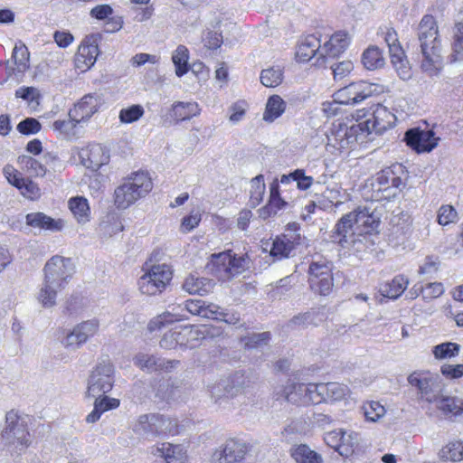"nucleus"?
<instances>
[{
	"mask_svg": "<svg viewBox=\"0 0 463 463\" xmlns=\"http://www.w3.org/2000/svg\"><path fill=\"white\" fill-rule=\"evenodd\" d=\"M321 43L315 35H308L304 38L298 44L296 56L299 61H308L312 58L317 56V61L322 59L320 57Z\"/></svg>",
	"mask_w": 463,
	"mask_h": 463,
	"instance_id": "nucleus-29",
	"label": "nucleus"
},
{
	"mask_svg": "<svg viewBox=\"0 0 463 463\" xmlns=\"http://www.w3.org/2000/svg\"><path fill=\"white\" fill-rule=\"evenodd\" d=\"M68 207L77 223L84 225L90 221V208L88 200L83 196H75L68 201Z\"/></svg>",
	"mask_w": 463,
	"mask_h": 463,
	"instance_id": "nucleus-30",
	"label": "nucleus"
},
{
	"mask_svg": "<svg viewBox=\"0 0 463 463\" xmlns=\"http://www.w3.org/2000/svg\"><path fill=\"white\" fill-rule=\"evenodd\" d=\"M101 40L99 33L87 35L78 47L75 54V67L81 72L90 70L96 62L99 56V43Z\"/></svg>",
	"mask_w": 463,
	"mask_h": 463,
	"instance_id": "nucleus-13",
	"label": "nucleus"
},
{
	"mask_svg": "<svg viewBox=\"0 0 463 463\" xmlns=\"http://www.w3.org/2000/svg\"><path fill=\"white\" fill-rule=\"evenodd\" d=\"M2 442L16 451H23L31 444L27 424L17 412L10 411L5 415V424L1 432Z\"/></svg>",
	"mask_w": 463,
	"mask_h": 463,
	"instance_id": "nucleus-6",
	"label": "nucleus"
},
{
	"mask_svg": "<svg viewBox=\"0 0 463 463\" xmlns=\"http://www.w3.org/2000/svg\"><path fill=\"white\" fill-rule=\"evenodd\" d=\"M307 384L291 381L280 387L277 395L283 397L288 402L298 405H306Z\"/></svg>",
	"mask_w": 463,
	"mask_h": 463,
	"instance_id": "nucleus-28",
	"label": "nucleus"
},
{
	"mask_svg": "<svg viewBox=\"0 0 463 463\" xmlns=\"http://www.w3.org/2000/svg\"><path fill=\"white\" fill-rule=\"evenodd\" d=\"M440 372L448 379H458L463 376V364H443Z\"/></svg>",
	"mask_w": 463,
	"mask_h": 463,
	"instance_id": "nucleus-64",
	"label": "nucleus"
},
{
	"mask_svg": "<svg viewBox=\"0 0 463 463\" xmlns=\"http://www.w3.org/2000/svg\"><path fill=\"white\" fill-rule=\"evenodd\" d=\"M25 222L28 226L33 228L46 230L52 232L62 231L66 224L63 219H53L41 212L26 214Z\"/></svg>",
	"mask_w": 463,
	"mask_h": 463,
	"instance_id": "nucleus-25",
	"label": "nucleus"
},
{
	"mask_svg": "<svg viewBox=\"0 0 463 463\" xmlns=\"http://www.w3.org/2000/svg\"><path fill=\"white\" fill-rule=\"evenodd\" d=\"M12 58L19 71H24L28 68L29 52L24 44H15Z\"/></svg>",
	"mask_w": 463,
	"mask_h": 463,
	"instance_id": "nucleus-53",
	"label": "nucleus"
},
{
	"mask_svg": "<svg viewBox=\"0 0 463 463\" xmlns=\"http://www.w3.org/2000/svg\"><path fill=\"white\" fill-rule=\"evenodd\" d=\"M19 162L32 175L43 176L46 173L44 166L32 156H23Z\"/></svg>",
	"mask_w": 463,
	"mask_h": 463,
	"instance_id": "nucleus-55",
	"label": "nucleus"
},
{
	"mask_svg": "<svg viewBox=\"0 0 463 463\" xmlns=\"http://www.w3.org/2000/svg\"><path fill=\"white\" fill-rule=\"evenodd\" d=\"M199 110L196 102H176L173 105L172 117L176 121L187 120L198 115Z\"/></svg>",
	"mask_w": 463,
	"mask_h": 463,
	"instance_id": "nucleus-40",
	"label": "nucleus"
},
{
	"mask_svg": "<svg viewBox=\"0 0 463 463\" xmlns=\"http://www.w3.org/2000/svg\"><path fill=\"white\" fill-rule=\"evenodd\" d=\"M323 319V314L318 310L312 309L303 314H299L291 319V324L299 326H307L309 325H317Z\"/></svg>",
	"mask_w": 463,
	"mask_h": 463,
	"instance_id": "nucleus-50",
	"label": "nucleus"
},
{
	"mask_svg": "<svg viewBox=\"0 0 463 463\" xmlns=\"http://www.w3.org/2000/svg\"><path fill=\"white\" fill-rule=\"evenodd\" d=\"M350 38L345 32H337L330 39L321 45L320 57L322 60L326 58H335L343 53L349 45ZM324 62L322 61L321 64Z\"/></svg>",
	"mask_w": 463,
	"mask_h": 463,
	"instance_id": "nucleus-24",
	"label": "nucleus"
},
{
	"mask_svg": "<svg viewBox=\"0 0 463 463\" xmlns=\"http://www.w3.org/2000/svg\"><path fill=\"white\" fill-rule=\"evenodd\" d=\"M144 270L145 273L138 279L139 290L144 295L161 294L173 278L172 269L165 263L154 264L149 267L146 264Z\"/></svg>",
	"mask_w": 463,
	"mask_h": 463,
	"instance_id": "nucleus-7",
	"label": "nucleus"
},
{
	"mask_svg": "<svg viewBox=\"0 0 463 463\" xmlns=\"http://www.w3.org/2000/svg\"><path fill=\"white\" fill-rule=\"evenodd\" d=\"M408 383L417 389L420 399L429 403H435L441 395L442 383L438 374L413 372L408 376Z\"/></svg>",
	"mask_w": 463,
	"mask_h": 463,
	"instance_id": "nucleus-11",
	"label": "nucleus"
},
{
	"mask_svg": "<svg viewBox=\"0 0 463 463\" xmlns=\"http://www.w3.org/2000/svg\"><path fill=\"white\" fill-rule=\"evenodd\" d=\"M250 264L247 254L236 255L229 250L213 254L208 268L219 279L229 280L249 269Z\"/></svg>",
	"mask_w": 463,
	"mask_h": 463,
	"instance_id": "nucleus-5",
	"label": "nucleus"
},
{
	"mask_svg": "<svg viewBox=\"0 0 463 463\" xmlns=\"http://www.w3.org/2000/svg\"><path fill=\"white\" fill-rule=\"evenodd\" d=\"M99 106V97L88 94L75 104L74 108L70 110L69 115L78 122H84L98 111Z\"/></svg>",
	"mask_w": 463,
	"mask_h": 463,
	"instance_id": "nucleus-22",
	"label": "nucleus"
},
{
	"mask_svg": "<svg viewBox=\"0 0 463 463\" xmlns=\"http://www.w3.org/2000/svg\"><path fill=\"white\" fill-rule=\"evenodd\" d=\"M79 122L71 118L69 115L68 119L63 120H55L52 123V129L59 132L60 134L64 135L65 137H71L75 135V128Z\"/></svg>",
	"mask_w": 463,
	"mask_h": 463,
	"instance_id": "nucleus-57",
	"label": "nucleus"
},
{
	"mask_svg": "<svg viewBox=\"0 0 463 463\" xmlns=\"http://www.w3.org/2000/svg\"><path fill=\"white\" fill-rule=\"evenodd\" d=\"M94 398H95L94 403L96 404V407L100 409V411L103 413L109 410L117 409L120 404V402L118 399L109 397L106 394H103L100 397H94Z\"/></svg>",
	"mask_w": 463,
	"mask_h": 463,
	"instance_id": "nucleus-61",
	"label": "nucleus"
},
{
	"mask_svg": "<svg viewBox=\"0 0 463 463\" xmlns=\"http://www.w3.org/2000/svg\"><path fill=\"white\" fill-rule=\"evenodd\" d=\"M421 59L420 67L427 76L438 77L444 67L443 49L436 19L430 14H425L417 27Z\"/></svg>",
	"mask_w": 463,
	"mask_h": 463,
	"instance_id": "nucleus-1",
	"label": "nucleus"
},
{
	"mask_svg": "<svg viewBox=\"0 0 463 463\" xmlns=\"http://www.w3.org/2000/svg\"><path fill=\"white\" fill-rule=\"evenodd\" d=\"M364 415L368 421L375 422L385 414L384 407L378 402H367L362 408Z\"/></svg>",
	"mask_w": 463,
	"mask_h": 463,
	"instance_id": "nucleus-51",
	"label": "nucleus"
},
{
	"mask_svg": "<svg viewBox=\"0 0 463 463\" xmlns=\"http://www.w3.org/2000/svg\"><path fill=\"white\" fill-rule=\"evenodd\" d=\"M286 107L287 104L280 96H270L267 100L262 119L265 122L272 123L285 112Z\"/></svg>",
	"mask_w": 463,
	"mask_h": 463,
	"instance_id": "nucleus-36",
	"label": "nucleus"
},
{
	"mask_svg": "<svg viewBox=\"0 0 463 463\" xmlns=\"http://www.w3.org/2000/svg\"><path fill=\"white\" fill-rule=\"evenodd\" d=\"M377 91V85L360 80L353 82L334 94L335 102L343 105H356Z\"/></svg>",
	"mask_w": 463,
	"mask_h": 463,
	"instance_id": "nucleus-12",
	"label": "nucleus"
},
{
	"mask_svg": "<svg viewBox=\"0 0 463 463\" xmlns=\"http://www.w3.org/2000/svg\"><path fill=\"white\" fill-rule=\"evenodd\" d=\"M300 234L285 233L276 237L272 242L270 255L278 260L288 258L295 248L300 244Z\"/></svg>",
	"mask_w": 463,
	"mask_h": 463,
	"instance_id": "nucleus-21",
	"label": "nucleus"
},
{
	"mask_svg": "<svg viewBox=\"0 0 463 463\" xmlns=\"http://www.w3.org/2000/svg\"><path fill=\"white\" fill-rule=\"evenodd\" d=\"M134 364L143 371L154 372L163 370L165 366V359L154 354L145 353L137 354L133 359Z\"/></svg>",
	"mask_w": 463,
	"mask_h": 463,
	"instance_id": "nucleus-37",
	"label": "nucleus"
},
{
	"mask_svg": "<svg viewBox=\"0 0 463 463\" xmlns=\"http://www.w3.org/2000/svg\"><path fill=\"white\" fill-rule=\"evenodd\" d=\"M291 457L297 463H323L321 456L305 444L294 447L291 449Z\"/></svg>",
	"mask_w": 463,
	"mask_h": 463,
	"instance_id": "nucleus-39",
	"label": "nucleus"
},
{
	"mask_svg": "<svg viewBox=\"0 0 463 463\" xmlns=\"http://www.w3.org/2000/svg\"><path fill=\"white\" fill-rule=\"evenodd\" d=\"M330 68L332 70L334 80L338 81L351 73L354 70V64L351 61L346 60L333 63Z\"/></svg>",
	"mask_w": 463,
	"mask_h": 463,
	"instance_id": "nucleus-56",
	"label": "nucleus"
},
{
	"mask_svg": "<svg viewBox=\"0 0 463 463\" xmlns=\"http://www.w3.org/2000/svg\"><path fill=\"white\" fill-rule=\"evenodd\" d=\"M384 41L389 48L390 55L401 53L403 51L396 31L393 28H388L384 33Z\"/></svg>",
	"mask_w": 463,
	"mask_h": 463,
	"instance_id": "nucleus-59",
	"label": "nucleus"
},
{
	"mask_svg": "<svg viewBox=\"0 0 463 463\" xmlns=\"http://www.w3.org/2000/svg\"><path fill=\"white\" fill-rule=\"evenodd\" d=\"M459 345L457 343L447 342L433 347L432 353L437 359L450 358L458 355L459 352Z\"/></svg>",
	"mask_w": 463,
	"mask_h": 463,
	"instance_id": "nucleus-52",
	"label": "nucleus"
},
{
	"mask_svg": "<svg viewBox=\"0 0 463 463\" xmlns=\"http://www.w3.org/2000/svg\"><path fill=\"white\" fill-rule=\"evenodd\" d=\"M339 448L337 452L343 457L351 456L359 443L358 433L352 430L339 429Z\"/></svg>",
	"mask_w": 463,
	"mask_h": 463,
	"instance_id": "nucleus-38",
	"label": "nucleus"
},
{
	"mask_svg": "<svg viewBox=\"0 0 463 463\" xmlns=\"http://www.w3.org/2000/svg\"><path fill=\"white\" fill-rule=\"evenodd\" d=\"M308 285L310 289L320 296H328L334 287L333 264L326 260H313L309 264Z\"/></svg>",
	"mask_w": 463,
	"mask_h": 463,
	"instance_id": "nucleus-9",
	"label": "nucleus"
},
{
	"mask_svg": "<svg viewBox=\"0 0 463 463\" xmlns=\"http://www.w3.org/2000/svg\"><path fill=\"white\" fill-rule=\"evenodd\" d=\"M213 285L214 284L212 279L190 275L185 279L183 284V288L189 294L203 296L212 291Z\"/></svg>",
	"mask_w": 463,
	"mask_h": 463,
	"instance_id": "nucleus-34",
	"label": "nucleus"
},
{
	"mask_svg": "<svg viewBox=\"0 0 463 463\" xmlns=\"http://www.w3.org/2000/svg\"><path fill=\"white\" fill-rule=\"evenodd\" d=\"M306 405L326 402L325 383L307 384Z\"/></svg>",
	"mask_w": 463,
	"mask_h": 463,
	"instance_id": "nucleus-49",
	"label": "nucleus"
},
{
	"mask_svg": "<svg viewBox=\"0 0 463 463\" xmlns=\"http://www.w3.org/2000/svg\"><path fill=\"white\" fill-rule=\"evenodd\" d=\"M351 215H353V222L358 234L371 233L380 224V216L371 206H359L356 210L351 212Z\"/></svg>",
	"mask_w": 463,
	"mask_h": 463,
	"instance_id": "nucleus-18",
	"label": "nucleus"
},
{
	"mask_svg": "<svg viewBox=\"0 0 463 463\" xmlns=\"http://www.w3.org/2000/svg\"><path fill=\"white\" fill-rule=\"evenodd\" d=\"M138 436L149 439L173 433L176 424L169 418L156 413L140 415L131 425Z\"/></svg>",
	"mask_w": 463,
	"mask_h": 463,
	"instance_id": "nucleus-8",
	"label": "nucleus"
},
{
	"mask_svg": "<svg viewBox=\"0 0 463 463\" xmlns=\"http://www.w3.org/2000/svg\"><path fill=\"white\" fill-rule=\"evenodd\" d=\"M246 454V447L236 439H229L213 453V460L217 463H233L240 461Z\"/></svg>",
	"mask_w": 463,
	"mask_h": 463,
	"instance_id": "nucleus-20",
	"label": "nucleus"
},
{
	"mask_svg": "<svg viewBox=\"0 0 463 463\" xmlns=\"http://www.w3.org/2000/svg\"><path fill=\"white\" fill-rule=\"evenodd\" d=\"M436 407L445 416H458L463 413V399L457 396L440 395Z\"/></svg>",
	"mask_w": 463,
	"mask_h": 463,
	"instance_id": "nucleus-33",
	"label": "nucleus"
},
{
	"mask_svg": "<svg viewBox=\"0 0 463 463\" xmlns=\"http://www.w3.org/2000/svg\"><path fill=\"white\" fill-rule=\"evenodd\" d=\"M182 307H184L183 303L169 306L165 312L153 318L149 322L147 326L148 330L151 332L156 331L160 329L167 323L188 319V317Z\"/></svg>",
	"mask_w": 463,
	"mask_h": 463,
	"instance_id": "nucleus-26",
	"label": "nucleus"
},
{
	"mask_svg": "<svg viewBox=\"0 0 463 463\" xmlns=\"http://www.w3.org/2000/svg\"><path fill=\"white\" fill-rule=\"evenodd\" d=\"M390 57L391 62L400 79L402 80H410L412 77V70L404 51L401 52V53L390 55Z\"/></svg>",
	"mask_w": 463,
	"mask_h": 463,
	"instance_id": "nucleus-43",
	"label": "nucleus"
},
{
	"mask_svg": "<svg viewBox=\"0 0 463 463\" xmlns=\"http://www.w3.org/2000/svg\"><path fill=\"white\" fill-rule=\"evenodd\" d=\"M351 394L349 387L339 383H325L326 402H340Z\"/></svg>",
	"mask_w": 463,
	"mask_h": 463,
	"instance_id": "nucleus-41",
	"label": "nucleus"
},
{
	"mask_svg": "<svg viewBox=\"0 0 463 463\" xmlns=\"http://www.w3.org/2000/svg\"><path fill=\"white\" fill-rule=\"evenodd\" d=\"M153 188L147 173L140 171L129 175L116 188L114 202L118 208L127 209L140 198L145 197Z\"/></svg>",
	"mask_w": 463,
	"mask_h": 463,
	"instance_id": "nucleus-4",
	"label": "nucleus"
},
{
	"mask_svg": "<svg viewBox=\"0 0 463 463\" xmlns=\"http://www.w3.org/2000/svg\"><path fill=\"white\" fill-rule=\"evenodd\" d=\"M185 338L187 340V348H194L197 342L205 337V332L194 326H182Z\"/></svg>",
	"mask_w": 463,
	"mask_h": 463,
	"instance_id": "nucleus-58",
	"label": "nucleus"
},
{
	"mask_svg": "<svg viewBox=\"0 0 463 463\" xmlns=\"http://www.w3.org/2000/svg\"><path fill=\"white\" fill-rule=\"evenodd\" d=\"M404 140L407 145L418 153L430 152L439 143L433 130L411 128L406 131Z\"/></svg>",
	"mask_w": 463,
	"mask_h": 463,
	"instance_id": "nucleus-17",
	"label": "nucleus"
},
{
	"mask_svg": "<svg viewBox=\"0 0 463 463\" xmlns=\"http://www.w3.org/2000/svg\"><path fill=\"white\" fill-rule=\"evenodd\" d=\"M188 60V49L184 45H179L172 56L173 63L175 66V74L178 77L184 76L189 71Z\"/></svg>",
	"mask_w": 463,
	"mask_h": 463,
	"instance_id": "nucleus-44",
	"label": "nucleus"
},
{
	"mask_svg": "<svg viewBox=\"0 0 463 463\" xmlns=\"http://www.w3.org/2000/svg\"><path fill=\"white\" fill-rule=\"evenodd\" d=\"M160 346L168 350L177 348L182 350L186 349L187 340L185 338L183 326H175V328L165 333L160 340Z\"/></svg>",
	"mask_w": 463,
	"mask_h": 463,
	"instance_id": "nucleus-31",
	"label": "nucleus"
},
{
	"mask_svg": "<svg viewBox=\"0 0 463 463\" xmlns=\"http://www.w3.org/2000/svg\"><path fill=\"white\" fill-rule=\"evenodd\" d=\"M43 280L36 298L44 308L56 305L58 293L62 291L71 279L75 267L70 258L52 256L43 267Z\"/></svg>",
	"mask_w": 463,
	"mask_h": 463,
	"instance_id": "nucleus-2",
	"label": "nucleus"
},
{
	"mask_svg": "<svg viewBox=\"0 0 463 463\" xmlns=\"http://www.w3.org/2000/svg\"><path fill=\"white\" fill-rule=\"evenodd\" d=\"M211 399L219 407L230 409L232 401L241 393V387L229 379H222L207 386Z\"/></svg>",
	"mask_w": 463,
	"mask_h": 463,
	"instance_id": "nucleus-14",
	"label": "nucleus"
},
{
	"mask_svg": "<svg viewBox=\"0 0 463 463\" xmlns=\"http://www.w3.org/2000/svg\"><path fill=\"white\" fill-rule=\"evenodd\" d=\"M265 193V183L262 175H259L250 181V204L255 207L260 203Z\"/></svg>",
	"mask_w": 463,
	"mask_h": 463,
	"instance_id": "nucleus-47",
	"label": "nucleus"
},
{
	"mask_svg": "<svg viewBox=\"0 0 463 463\" xmlns=\"http://www.w3.org/2000/svg\"><path fill=\"white\" fill-rule=\"evenodd\" d=\"M80 156L83 165L96 171L109 162V155L100 144H91L80 151Z\"/></svg>",
	"mask_w": 463,
	"mask_h": 463,
	"instance_id": "nucleus-19",
	"label": "nucleus"
},
{
	"mask_svg": "<svg viewBox=\"0 0 463 463\" xmlns=\"http://www.w3.org/2000/svg\"><path fill=\"white\" fill-rule=\"evenodd\" d=\"M457 211L451 205H442L438 212V222L448 225L457 220Z\"/></svg>",
	"mask_w": 463,
	"mask_h": 463,
	"instance_id": "nucleus-60",
	"label": "nucleus"
},
{
	"mask_svg": "<svg viewBox=\"0 0 463 463\" xmlns=\"http://www.w3.org/2000/svg\"><path fill=\"white\" fill-rule=\"evenodd\" d=\"M40 129L41 124L33 118H28L17 125V130L24 135L36 134Z\"/></svg>",
	"mask_w": 463,
	"mask_h": 463,
	"instance_id": "nucleus-63",
	"label": "nucleus"
},
{
	"mask_svg": "<svg viewBox=\"0 0 463 463\" xmlns=\"http://www.w3.org/2000/svg\"><path fill=\"white\" fill-rule=\"evenodd\" d=\"M409 279L403 275L395 276L391 281L381 285V294L388 298H398L407 288Z\"/></svg>",
	"mask_w": 463,
	"mask_h": 463,
	"instance_id": "nucleus-32",
	"label": "nucleus"
},
{
	"mask_svg": "<svg viewBox=\"0 0 463 463\" xmlns=\"http://www.w3.org/2000/svg\"><path fill=\"white\" fill-rule=\"evenodd\" d=\"M154 456L163 458L166 463H186V450L181 445L168 442L160 443L150 448Z\"/></svg>",
	"mask_w": 463,
	"mask_h": 463,
	"instance_id": "nucleus-23",
	"label": "nucleus"
},
{
	"mask_svg": "<svg viewBox=\"0 0 463 463\" xmlns=\"http://www.w3.org/2000/svg\"><path fill=\"white\" fill-rule=\"evenodd\" d=\"M439 456L443 460L460 461L463 460V441H452L444 446Z\"/></svg>",
	"mask_w": 463,
	"mask_h": 463,
	"instance_id": "nucleus-45",
	"label": "nucleus"
},
{
	"mask_svg": "<svg viewBox=\"0 0 463 463\" xmlns=\"http://www.w3.org/2000/svg\"><path fill=\"white\" fill-rule=\"evenodd\" d=\"M99 328L97 319L83 321L75 326L61 341L66 348L75 350L85 344L90 337L94 336Z\"/></svg>",
	"mask_w": 463,
	"mask_h": 463,
	"instance_id": "nucleus-15",
	"label": "nucleus"
},
{
	"mask_svg": "<svg viewBox=\"0 0 463 463\" xmlns=\"http://www.w3.org/2000/svg\"><path fill=\"white\" fill-rule=\"evenodd\" d=\"M362 62L364 66L370 71L380 69L385 64L383 53L376 46H371L364 52Z\"/></svg>",
	"mask_w": 463,
	"mask_h": 463,
	"instance_id": "nucleus-42",
	"label": "nucleus"
},
{
	"mask_svg": "<svg viewBox=\"0 0 463 463\" xmlns=\"http://www.w3.org/2000/svg\"><path fill=\"white\" fill-rule=\"evenodd\" d=\"M114 373V366L109 361L99 363L89 376L87 395L89 397H100L109 392L115 383Z\"/></svg>",
	"mask_w": 463,
	"mask_h": 463,
	"instance_id": "nucleus-10",
	"label": "nucleus"
},
{
	"mask_svg": "<svg viewBox=\"0 0 463 463\" xmlns=\"http://www.w3.org/2000/svg\"><path fill=\"white\" fill-rule=\"evenodd\" d=\"M269 190L270 191L269 203L267 206L260 210V214L263 217H266L267 215L269 216L272 214L275 215L278 211L285 208L288 204V202H286L280 197L279 184L277 181H274L270 184Z\"/></svg>",
	"mask_w": 463,
	"mask_h": 463,
	"instance_id": "nucleus-35",
	"label": "nucleus"
},
{
	"mask_svg": "<svg viewBox=\"0 0 463 463\" xmlns=\"http://www.w3.org/2000/svg\"><path fill=\"white\" fill-rule=\"evenodd\" d=\"M283 80V72L279 67H270L261 71L260 82L268 88H275Z\"/></svg>",
	"mask_w": 463,
	"mask_h": 463,
	"instance_id": "nucleus-46",
	"label": "nucleus"
},
{
	"mask_svg": "<svg viewBox=\"0 0 463 463\" xmlns=\"http://www.w3.org/2000/svg\"><path fill=\"white\" fill-rule=\"evenodd\" d=\"M449 58L451 62L463 59V22L457 23L455 25L452 54Z\"/></svg>",
	"mask_w": 463,
	"mask_h": 463,
	"instance_id": "nucleus-48",
	"label": "nucleus"
},
{
	"mask_svg": "<svg viewBox=\"0 0 463 463\" xmlns=\"http://www.w3.org/2000/svg\"><path fill=\"white\" fill-rule=\"evenodd\" d=\"M144 115V109L141 105H132L122 109L119 111V120L124 124H130L138 120Z\"/></svg>",
	"mask_w": 463,
	"mask_h": 463,
	"instance_id": "nucleus-54",
	"label": "nucleus"
},
{
	"mask_svg": "<svg viewBox=\"0 0 463 463\" xmlns=\"http://www.w3.org/2000/svg\"><path fill=\"white\" fill-rule=\"evenodd\" d=\"M444 286L440 282L428 283L423 287V299L431 300L440 297L444 293Z\"/></svg>",
	"mask_w": 463,
	"mask_h": 463,
	"instance_id": "nucleus-62",
	"label": "nucleus"
},
{
	"mask_svg": "<svg viewBox=\"0 0 463 463\" xmlns=\"http://www.w3.org/2000/svg\"><path fill=\"white\" fill-rule=\"evenodd\" d=\"M402 166L400 165H393L382 170L377 174L375 183L373 184V187L377 194L374 195V200L379 201L383 198L394 195V193H391V180L392 178L393 169L400 170Z\"/></svg>",
	"mask_w": 463,
	"mask_h": 463,
	"instance_id": "nucleus-27",
	"label": "nucleus"
},
{
	"mask_svg": "<svg viewBox=\"0 0 463 463\" xmlns=\"http://www.w3.org/2000/svg\"><path fill=\"white\" fill-rule=\"evenodd\" d=\"M395 121L396 116L387 107L376 104L373 106L370 118L345 128V145L354 142L364 143L369 135L373 133L382 134L392 128Z\"/></svg>",
	"mask_w": 463,
	"mask_h": 463,
	"instance_id": "nucleus-3",
	"label": "nucleus"
},
{
	"mask_svg": "<svg viewBox=\"0 0 463 463\" xmlns=\"http://www.w3.org/2000/svg\"><path fill=\"white\" fill-rule=\"evenodd\" d=\"M352 217L351 213L343 215L335 225L331 234L332 241L339 244L342 248L354 247L356 244L361 243L360 240L354 239V234L357 233V231Z\"/></svg>",
	"mask_w": 463,
	"mask_h": 463,
	"instance_id": "nucleus-16",
	"label": "nucleus"
}]
</instances>
